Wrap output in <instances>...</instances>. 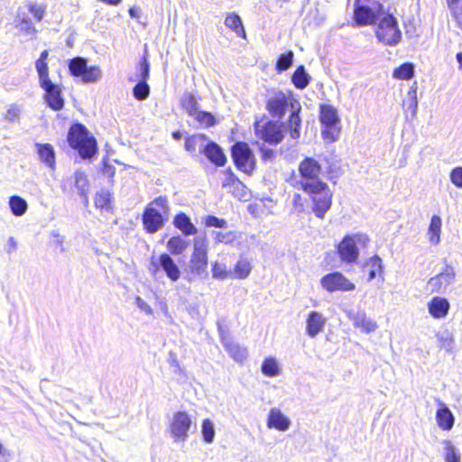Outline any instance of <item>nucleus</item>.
I'll return each instance as SVG.
<instances>
[{
    "mask_svg": "<svg viewBox=\"0 0 462 462\" xmlns=\"http://www.w3.org/2000/svg\"><path fill=\"white\" fill-rule=\"evenodd\" d=\"M18 27H19L20 31H22L27 34H33L36 32V30L33 27L31 19L27 16H23L20 20Z\"/></svg>",
    "mask_w": 462,
    "mask_h": 462,
    "instance_id": "6e6d98bb",
    "label": "nucleus"
},
{
    "mask_svg": "<svg viewBox=\"0 0 462 462\" xmlns=\"http://www.w3.org/2000/svg\"><path fill=\"white\" fill-rule=\"evenodd\" d=\"M283 125L269 120L264 123L255 122L254 128L255 135L273 145L280 143L284 135L282 131Z\"/></svg>",
    "mask_w": 462,
    "mask_h": 462,
    "instance_id": "9d476101",
    "label": "nucleus"
},
{
    "mask_svg": "<svg viewBox=\"0 0 462 462\" xmlns=\"http://www.w3.org/2000/svg\"><path fill=\"white\" fill-rule=\"evenodd\" d=\"M20 113V108L17 106L13 105L7 109L5 114V119L9 122H14L16 119H18Z\"/></svg>",
    "mask_w": 462,
    "mask_h": 462,
    "instance_id": "052dcab7",
    "label": "nucleus"
},
{
    "mask_svg": "<svg viewBox=\"0 0 462 462\" xmlns=\"http://www.w3.org/2000/svg\"><path fill=\"white\" fill-rule=\"evenodd\" d=\"M321 171L320 164L311 157H306L299 166V171L301 176V180L299 182L300 188L304 190V184L306 182L321 181L319 175Z\"/></svg>",
    "mask_w": 462,
    "mask_h": 462,
    "instance_id": "4468645a",
    "label": "nucleus"
},
{
    "mask_svg": "<svg viewBox=\"0 0 462 462\" xmlns=\"http://www.w3.org/2000/svg\"><path fill=\"white\" fill-rule=\"evenodd\" d=\"M142 221L144 230L149 234H154L163 227L166 219L154 207L147 206L143 210Z\"/></svg>",
    "mask_w": 462,
    "mask_h": 462,
    "instance_id": "2eb2a0df",
    "label": "nucleus"
},
{
    "mask_svg": "<svg viewBox=\"0 0 462 462\" xmlns=\"http://www.w3.org/2000/svg\"><path fill=\"white\" fill-rule=\"evenodd\" d=\"M320 284L328 292L337 291H351L356 289V285L339 272H333L324 275L320 279Z\"/></svg>",
    "mask_w": 462,
    "mask_h": 462,
    "instance_id": "f8f14e48",
    "label": "nucleus"
},
{
    "mask_svg": "<svg viewBox=\"0 0 462 462\" xmlns=\"http://www.w3.org/2000/svg\"><path fill=\"white\" fill-rule=\"evenodd\" d=\"M456 277L455 268L446 263L438 274L429 279L427 285L431 293L446 294L449 287L455 283Z\"/></svg>",
    "mask_w": 462,
    "mask_h": 462,
    "instance_id": "1a4fd4ad",
    "label": "nucleus"
},
{
    "mask_svg": "<svg viewBox=\"0 0 462 462\" xmlns=\"http://www.w3.org/2000/svg\"><path fill=\"white\" fill-rule=\"evenodd\" d=\"M41 88L45 91V100L48 106L59 111L64 106V100L61 97V90L58 85L54 84L51 80L40 84Z\"/></svg>",
    "mask_w": 462,
    "mask_h": 462,
    "instance_id": "f3484780",
    "label": "nucleus"
},
{
    "mask_svg": "<svg viewBox=\"0 0 462 462\" xmlns=\"http://www.w3.org/2000/svg\"><path fill=\"white\" fill-rule=\"evenodd\" d=\"M212 277L217 280H226L233 278V272L227 269L226 263L214 262L212 263Z\"/></svg>",
    "mask_w": 462,
    "mask_h": 462,
    "instance_id": "a19ab883",
    "label": "nucleus"
},
{
    "mask_svg": "<svg viewBox=\"0 0 462 462\" xmlns=\"http://www.w3.org/2000/svg\"><path fill=\"white\" fill-rule=\"evenodd\" d=\"M208 242L205 237H195L193 240V252L187 265L186 272L189 276V282L195 277L206 279L208 272Z\"/></svg>",
    "mask_w": 462,
    "mask_h": 462,
    "instance_id": "f03ea898",
    "label": "nucleus"
},
{
    "mask_svg": "<svg viewBox=\"0 0 462 462\" xmlns=\"http://www.w3.org/2000/svg\"><path fill=\"white\" fill-rule=\"evenodd\" d=\"M180 105L190 116L199 111V104L192 93L185 92L180 98Z\"/></svg>",
    "mask_w": 462,
    "mask_h": 462,
    "instance_id": "e433bc0d",
    "label": "nucleus"
},
{
    "mask_svg": "<svg viewBox=\"0 0 462 462\" xmlns=\"http://www.w3.org/2000/svg\"><path fill=\"white\" fill-rule=\"evenodd\" d=\"M189 242L178 235L171 237L167 242V249L173 255L181 254L189 246Z\"/></svg>",
    "mask_w": 462,
    "mask_h": 462,
    "instance_id": "c756f323",
    "label": "nucleus"
},
{
    "mask_svg": "<svg viewBox=\"0 0 462 462\" xmlns=\"http://www.w3.org/2000/svg\"><path fill=\"white\" fill-rule=\"evenodd\" d=\"M304 191L312 199V210L319 218H323L332 204V193L328 186L323 181L306 182Z\"/></svg>",
    "mask_w": 462,
    "mask_h": 462,
    "instance_id": "7ed1b4c3",
    "label": "nucleus"
},
{
    "mask_svg": "<svg viewBox=\"0 0 462 462\" xmlns=\"http://www.w3.org/2000/svg\"><path fill=\"white\" fill-rule=\"evenodd\" d=\"M451 17L457 26L462 30V0H446Z\"/></svg>",
    "mask_w": 462,
    "mask_h": 462,
    "instance_id": "4c0bfd02",
    "label": "nucleus"
},
{
    "mask_svg": "<svg viewBox=\"0 0 462 462\" xmlns=\"http://www.w3.org/2000/svg\"><path fill=\"white\" fill-rule=\"evenodd\" d=\"M252 266L250 262L245 258H241L235 265L233 272V278L245 279L251 273Z\"/></svg>",
    "mask_w": 462,
    "mask_h": 462,
    "instance_id": "ea45409f",
    "label": "nucleus"
},
{
    "mask_svg": "<svg viewBox=\"0 0 462 462\" xmlns=\"http://www.w3.org/2000/svg\"><path fill=\"white\" fill-rule=\"evenodd\" d=\"M201 433L206 443H212L215 439L214 423L209 419H205L201 425Z\"/></svg>",
    "mask_w": 462,
    "mask_h": 462,
    "instance_id": "09e8293b",
    "label": "nucleus"
},
{
    "mask_svg": "<svg viewBox=\"0 0 462 462\" xmlns=\"http://www.w3.org/2000/svg\"><path fill=\"white\" fill-rule=\"evenodd\" d=\"M442 221L439 216H433L429 226L430 241L433 245H438L440 241Z\"/></svg>",
    "mask_w": 462,
    "mask_h": 462,
    "instance_id": "c9c22d12",
    "label": "nucleus"
},
{
    "mask_svg": "<svg viewBox=\"0 0 462 462\" xmlns=\"http://www.w3.org/2000/svg\"><path fill=\"white\" fill-rule=\"evenodd\" d=\"M439 408L436 411L438 426L442 430H450L455 423V417L449 408L440 400H438Z\"/></svg>",
    "mask_w": 462,
    "mask_h": 462,
    "instance_id": "4be33fe9",
    "label": "nucleus"
},
{
    "mask_svg": "<svg viewBox=\"0 0 462 462\" xmlns=\"http://www.w3.org/2000/svg\"><path fill=\"white\" fill-rule=\"evenodd\" d=\"M29 11L33 15V17L38 22H40L44 16L45 8L41 5L32 4L29 5Z\"/></svg>",
    "mask_w": 462,
    "mask_h": 462,
    "instance_id": "bf43d9fd",
    "label": "nucleus"
},
{
    "mask_svg": "<svg viewBox=\"0 0 462 462\" xmlns=\"http://www.w3.org/2000/svg\"><path fill=\"white\" fill-rule=\"evenodd\" d=\"M51 236L55 238L54 244L56 246H58L60 248V251L61 253L65 252L66 249L63 245L64 241H65V236L60 235V233L58 231H52Z\"/></svg>",
    "mask_w": 462,
    "mask_h": 462,
    "instance_id": "69168bd1",
    "label": "nucleus"
},
{
    "mask_svg": "<svg viewBox=\"0 0 462 462\" xmlns=\"http://www.w3.org/2000/svg\"><path fill=\"white\" fill-rule=\"evenodd\" d=\"M161 268V255L159 256L158 259H155L154 257H152L151 259V263H150V266H149V272L150 273L156 277L157 273H159Z\"/></svg>",
    "mask_w": 462,
    "mask_h": 462,
    "instance_id": "0e129e2a",
    "label": "nucleus"
},
{
    "mask_svg": "<svg viewBox=\"0 0 462 462\" xmlns=\"http://www.w3.org/2000/svg\"><path fill=\"white\" fill-rule=\"evenodd\" d=\"M414 75V66L412 63L406 62L393 70V77L398 79L409 80Z\"/></svg>",
    "mask_w": 462,
    "mask_h": 462,
    "instance_id": "79ce46f5",
    "label": "nucleus"
},
{
    "mask_svg": "<svg viewBox=\"0 0 462 462\" xmlns=\"http://www.w3.org/2000/svg\"><path fill=\"white\" fill-rule=\"evenodd\" d=\"M223 345L228 354L236 362H243L247 357V350L233 341H226L223 337Z\"/></svg>",
    "mask_w": 462,
    "mask_h": 462,
    "instance_id": "2f4dec72",
    "label": "nucleus"
},
{
    "mask_svg": "<svg viewBox=\"0 0 462 462\" xmlns=\"http://www.w3.org/2000/svg\"><path fill=\"white\" fill-rule=\"evenodd\" d=\"M437 339L440 348L446 350L447 352L453 351L455 339L452 333H450L448 330L438 333Z\"/></svg>",
    "mask_w": 462,
    "mask_h": 462,
    "instance_id": "37998d69",
    "label": "nucleus"
},
{
    "mask_svg": "<svg viewBox=\"0 0 462 462\" xmlns=\"http://www.w3.org/2000/svg\"><path fill=\"white\" fill-rule=\"evenodd\" d=\"M192 426L191 417L186 411H177L170 422V432L175 442H185Z\"/></svg>",
    "mask_w": 462,
    "mask_h": 462,
    "instance_id": "9b49d317",
    "label": "nucleus"
},
{
    "mask_svg": "<svg viewBox=\"0 0 462 462\" xmlns=\"http://www.w3.org/2000/svg\"><path fill=\"white\" fill-rule=\"evenodd\" d=\"M225 24L233 30L238 36L245 38V32L239 15L236 14H229L226 17Z\"/></svg>",
    "mask_w": 462,
    "mask_h": 462,
    "instance_id": "58836bf2",
    "label": "nucleus"
},
{
    "mask_svg": "<svg viewBox=\"0 0 462 462\" xmlns=\"http://www.w3.org/2000/svg\"><path fill=\"white\" fill-rule=\"evenodd\" d=\"M161 268L166 276L172 282H176L180 277V270L173 258L163 253L161 254Z\"/></svg>",
    "mask_w": 462,
    "mask_h": 462,
    "instance_id": "bb28decb",
    "label": "nucleus"
},
{
    "mask_svg": "<svg viewBox=\"0 0 462 462\" xmlns=\"http://www.w3.org/2000/svg\"><path fill=\"white\" fill-rule=\"evenodd\" d=\"M327 319L326 318L318 311H310L306 319V333L307 335L314 338L320 332L323 331Z\"/></svg>",
    "mask_w": 462,
    "mask_h": 462,
    "instance_id": "aec40b11",
    "label": "nucleus"
},
{
    "mask_svg": "<svg viewBox=\"0 0 462 462\" xmlns=\"http://www.w3.org/2000/svg\"><path fill=\"white\" fill-rule=\"evenodd\" d=\"M428 311L436 319H441L448 316L450 310V303L448 299L440 296H434L427 304Z\"/></svg>",
    "mask_w": 462,
    "mask_h": 462,
    "instance_id": "6ab92c4d",
    "label": "nucleus"
},
{
    "mask_svg": "<svg viewBox=\"0 0 462 462\" xmlns=\"http://www.w3.org/2000/svg\"><path fill=\"white\" fill-rule=\"evenodd\" d=\"M225 175L226 178L222 182L223 188H238L239 186L244 187L243 183L235 175L230 168L225 171Z\"/></svg>",
    "mask_w": 462,
    "mask_h": 462,
    "instance_id": "603ef678",
    "label": "nucleus"
},
{
    "mask_svg": "<svg viewBox=\"0 0 462 462\" xmlns=\"http://www.w3.org/2000/svg\"><path fill=\"white\" fill-rule=\"evenodd\" d=\"M74 186L79 195L83 199L84 203H88V194L89 192V183L87 175L82 171H76L74 173Z\"/></svg>",
    "mask_w": 462,
    "mask_h": 462,
    "instance_id": "c85d7f7f",
    "label": "nucleus"
},
{
    "mask_svg": "<svg viewBox=\"0 0 462 462\" xmlns=\"http://www.w3.org/2000/svg\"><path fill=\"white\" fill-rule=\"evenodd\" d=\"M8 204L12 214L15 217L23 216L28 209L27 201L17 195L11 196Z\"/></svg>",
    "mask_w": 462,
    "mask_h": 462,
    "instance_id": "473e14b6",
    "label": "nucleus"
},
{
    "mask_svg": "<svg viewBox=\"0 0 462 462\" xmlns=\"http://www.w3.org/2000/svg\"><path fill=\"white\" fill-rule=\"evenodd\" d=\"M214 234H215V240L217 243L230 244L236 238L234 232H231V231L226 232V233L215 232Z\"/></svg>",
    "mask_w": 462,
    "mask_h": 462,
    "instance_id": "13d9d810",
    "label": "nucleus"
},
{
    "mask_svg": "<svg viewBox=\"0 0 462 462\" xmlns=\"http://www.w3.org/2000/svg\"><path fill=\"white\" fill-rule=\"evenodd\" d=\"M17 250V241L14 237L10 236L5 245V252L9 254L14 253Z\"/></svg>",
    "mask_w": 462,
    "mask_h": 462,
    "instance_id": "774afa93",
    "label": "nucleus"
},
{
    "mask_svg": "<svg viewBox=\"0 0 462 462\" xmlns=\"http://www.w3.org/2000/svg\"><path fill=\"white\" fill-rule=\"evenodd\" d=\"M289 105L286 94L282 91H276L268 98L266 108L273 117L282 118Z\"/></svg>",
    "mask_w": 462,
    "mask_h": 462,
    "instance_id": "dca6fc26",
    "label": "nucleus"
},
{
    "mask_svg": "<svg viewBox=\"0 0 462 462\" xmlns=\"http://www.w3.org/2000/svg\"><path fill=\"white\" fill-rule=\"evenodd\" d=\"M205 225L207 226H213L217 228H226L227 222L224 218H219L216 216H208L205 218Z\"/></svg>",
    "mask_w": 462,
    "mask_h": 462,
    "instance_id": "5fc2aeb1",
    "label": "nucleus"
},
{
    "mask_svg": "<svg viewBox=\"0 0 462 462\" xmlns=\"http://www.w3.org/2000/svg\"><path fill=\"white\" fill-rule=\"evenodd\" d=\"M294 54L291 51L282 53L276 62L275 69L278 72L287 70L293 63Z\"/></svg>",
    "mask_w": 462,
    "mask_h": 462,
    "instance_id": "49530a36",
    "label": "nucleus"
},
{
    "mask_svg": "<svg viewBox=\"0 0 462 462\" xmlns=\"http://www.w3.org/2000/svg\"><path fill=\"white\" fill-rule=\"evenodd\" d=\"M291 426V420L278 408H272L268 414L267 427L280 431H286Z\"/></svg>",
    "mask_w": 462,
    "mask_h": 462,
    "instance_id": "412c9836",
    "label": "nucleus"
},
{
    "mask_svg": "<svg viewBox=\"0 0 462 462\" xmlns=\"http://www.w3.org/2000/svg\"><path fill=\"white\" fill-rule=\"evenodd\" d=\"M291 106V115L287 123L282 124L283 126L286 125L287 129L290 132V135L292 139L296 140L300 135V126H301V118L300 116V112L301 110V106L299 101L293 99L290 102Z\"/></svg>",
    "mask_w": 462,
    "mask_h": 462,
    "instance_id": "a211bd4d",
    "label": "nucleus"
},
{
    "mask_svg": "<svg viewBox=\"0 0 462 462\" xmlns=\"http://www.w3.org/2000/svg\"><path fill=\"white\" fill-rule=\"evenodd\" d=\"M363 236H346L337 245V253L340 259L347 263L356 261L359 255L357 242H361Z\"/></svg>",
    "mask_w": 462,
    "mask_h": 462,
    "instance_id": "ddd939ff",
    "label": "nucleus"
},
{
    "mask_svg": "<svg viewBox=\"0 0 462 462\" xmlns=\"http://www.w3.org/2000/svg\"><path fill=\"white\" fill-rule=\"evenodd\" d=\"M208 141L206 134H196L186 138L184 147L193 156L196 155L197 152L202 154Z\"/></svg>",
    "mask_w": 462,
    "mask_h": 462,
    "instance_id": "393cba45",
    "label": "nucleus"
},
{
    "mask_svg": "<svg viewBox=\"0 0 462 462\" xmlns=\"http://www.w3.org/2000/svg\"><path fill=\"white\" fill-rule=\"evenodd\" d=\"M261 370L268 377L277 376L280 373L278 364L273 357H268L263 362Z\"/></svg>",
    "mask_w": 462,
    "mask_h": 462,
    "instance_id": "a18cd8bd",
    "label": "nucleus"
},
{
    "mask_svg": "<svg viewBox=\"0 0 462 462\" xmlns=\"http://www.w3.org/2000/svg\"><path fill=\"white\" fill-rule=\"evenodd\" d=\"M69 146L78 151L82 159L92 158L97 151L96 139L89 135L85 125L79 123L73 124L68 133Z\"/></svg>",
    "mask_w": 462,
    "mask_h": 462,
    "instance_id": "f257e3e1",
    "label": "nucleus"
},
{
    "mask_svg": "<svg viewBox=\"0 0 462 462\" xmlns=\"http://www.w3.org/2000/svg\"><path fill=\"white\" fill-rule=\"evenodd\" d=\"M377 40L387 46H396L402 40V32L399 29L397 19L391 14L384 12L378 21L375 28Z\"/></svg>",
    "mask_w": 462,
    "mask_h": 462,
    "instance_id": "39448f33",
    "label": "nucleus"
},
{
    "mask_svg": "<svg viewBox=\"0 0 462 462\" xmlns=\"http://www.w3.org/2000/svg\"><path fill=\"white\" fill-rule=\"evenodd\" d=\"M133 95L137 100H145L150 95V87L147 84V80H138L133 88Z\"/></svg>",
    "mask_w": 462,
    "mask_h": 462,
    "instance_id": "de8ad7c7",
    "label": "nucleus"
},
{
    "mask_svg": "<svg viewBox=\"0 0 462 462\" xmlns=\"http://www.w3.org/2000/svg\"><path fill=\"white\" fill-rule=\"evenodd\" d=\"M348 317L353 321L354 327L360 328L364 333L369 334L375 331L378 328L376 322L368 319L364 311L350 313Z\"/></svg>",
    "mask_w": 462,
    "mask_h": 462,
    "instance_id": "5701e85b",
    "label": "nucleus"
},
{
    "mask_svg": "<svg viewBox=\"0 0 462 462\" xmlns=\"http://www.w3.org/2000/svg\"><path fill=\"white\" fill-rule=\"evenodd\" d=\"M150 77V63L146 54L141 59L136 69V78L138 80H148Z\"/></svg>",
    "mask_w": 462,
    "mask_h": 462,
    "instance_id": "8fccbe9b",
    "label": "nucleus"
},
{
    "mask_svg": "<svg viewBox=\"0 0 462 462\" xmlns=\"http://www.w3.org/2000/svg\"><path fill=\"white\" fill-rule=\"evenodd\" d=\"M260 151L262 152V159L264 162H272L275 158V152L273 149L262 146Z\"/></svg>",
    "mask_w": 462,
    "mask_h": 462,
    "instance_id": "338daca9",
    "label": "nucleus"
},
{
    "mask_svg": "<svg viewBox=\"0 0 462 462\" xmlns=\"http://www.w3.org/2000/svg\"><path fill=\"white\" fill-rule=\"evenodd\" d=\"M69 73L74 77H81L84 83L97 81L101 76V69L97 66L88 67V60L83 57H75L69 60Z\"/></svg>",
    "mask_w": 462,
    "mask_h": 462,
    "instance_id": "6e6552de",
    "label": "nucleus"
},
{
    "mask_svg": "<svg viewBox=\"0 0 462 462\" xmlns=\"http://www.w3.org/2000/svg\"><path fill=\"white\" fill-rule=\"evenodd\" d=\"M319 119L322 124L321 135L324 140L333 143L338 139L340 128L337 111L332 106L321 105Z\"/></svg>",
    "mask_w": 462,
    "mask_h": 462,
    "instance_id": "423d86ee",
    "label": "nucleus"
},
{
    "mask_svg": "<svg viewBox=\"0 0 462 462\" xmlns=\"http://www.w3.org/2000/svg\"><path fill=\"white\" fill-rule=\"evenodd\" d=\"M148 206L153 207L156 206L160 208H162L164 212H167L169 210V205L168 200L166 197H158L154 199Z\"/></svg>",
    "mask_w": 462,
    "mask_h": 462,
    "instance_id": "680f3d73",
    "label": "nucleus"
},
{
    "mask_svg": "<svg viewBox=\"0 0 462 462\" xmlns=\"http://www.w3.org/2000/svg\"><path fill=\"white\" fill-rule=\"evenodd\" d=\"M101 171L102 173L110 180H112L116 174V168L108 163V160L106 158L103 160V168Z\"/></svg>",
    "mask_w": 462,
    "mask_h": 462,
    "instance_id": "e2e57ef3",
    "label": "nucleus"
},
{
    "mask_svg": "<svg viewBox=\"0 0 462 462\" xmlns=\"http://www.w3.org/2000/svg\"><path fill=\"white\" fill-rule=\"evenodd\" d=\"M40 161L51 170L55 169V151L50 143H36Z\"/></svg>",
    "mask_w": 462,
    "mask_h": 462,
    "instance_id": "cd10ccee",
    "label": "nucleus"
},
{
    "mask_svg": "<svg viewBox=\"0 0 462 462\" xmlns=\"http://www.w3.org/2000/svg\"><path fill=\"white\" fill-rule=\"evenodd\" d=\"M311 79L310 74L306 71L303 65L299 66L291 76V82L298 89H304L308 87Z\"/></svg>",
    "mask_w": 462,
    "mask_h": 462,
    "instance_id": "7c9ffc66",
    "label": "nucleus"
},
{
    "mask_svg": "<svg viewBox=\"0 0 462 462\" xmlns=\"http://www.w3.org/2000/svg\"><path fill=\"white\" fill-rule=\"evenodd\" d=\"M449 178L451 182L457 188L462 189V167L457 166L451 170Z\"/></svg>",
    "mask_w": 462,
    "mask_h": 462,
    "instance_id": "4d7b16f0",
    "label": "nucleus"
},
{
    "mask_svg": "<svg viewBox=\"0 0 462 462\" xmlns=\"http://www.w3.org/2000/svg\"><path fill=\"white\" fill-rule=\"evenodd\" d=\"M35 68L38 72L40 84L51 80L49 79V68L46 61L37 60L35 62Z\"/></svg>",
    "mask_w": 462,
    "mask_h": 462,
    "instance_id": "864d4df0",
    "label": "nucleus"
},
{
    "mask_svg": "<svg viewBox=\"0 0 462 462\" xmlns=\"http://www.w3.org/2000/svg\"><path fill=\"white\" fill-rule=\"evenodd\" d=\"M95 205L97 208L109 211L111 206V193L108 190L102 189L95 197Z\"/></svg>",
    "mask_w": 462,
    "mask_h": 462,
    "instance_id": "c03bdc74",
    "label": "nucleus"
},
{
    "mask_svg": "<svg viewBox=\"0 0 462 462\" xmlns=\"http://www.w3.org/2000/svg\"><path fill=\"white\" fill-rule=\"evenodd\" d=\"M365 268L368 270V281L374 280L378 274L383 273V261L378 255H374L367 260Z\"/></svg>",
    "mask_w": 462,
    "mask_h": 462,
    "instance_id": "72a5a7b5",
    "label": "nucleus"
},
{
    "mask_svg": "<svg viewBox=\"0 0 462 462\" xmlns=\"http://www.w3.org/2000/svg\"><path fill=\"white\" fill-rule=\"evenodd\" d=\"M172 224L185 236H193L198 233V229L191 222L190 217L184 212L178 213L174 217Z\"/></svg>",
    "mask_w": 462,
    "mask_h": 462,
    "instance_id": "a878e982",
    "label": "nucleus"
},
{
    "mask_svg": "<svg viewBox=\"0 0 462 462\" xmlns=\"http://www.w3.org/2000/svg\"><path fill=\"white\" fill-rule=\"evenodd\" d=\"M354 20L358 26L369 25L384 14L383 4L375 0H355Z\"/></svg>",
    "mask_w": 462,
    "mask_h": 462,
    "instance_id": "20e7f679",
    "label": "nucleus"
},
{
    "mask_svg": "<svg viewBox=\"0 0 462 462\" xmlns=\"http://www.w3.org/2000/svg\"><path fill=\"white\" fill-rule=\"evenodd\" d=\"M442 445L445 462H461V454L450 440H443Z\"/></svg>",
    "mask_w": 462,
    "mask_h": 462,
    "instance_id": "f704fd0d",
    "label": "nucleus"
},
{
    "mask_svg": "<svg viewBox=\"0 0 462 462\" xmlns=\"http://www.w3.org/2000/svg\"><path fill=\"white\" fill-rule=\"evenodd\" d=\"M231 156L236 167L251 175L255 168V160L253 151L246 143L237 142L231 148Z\"/></svg>",
    "mask_w": 462,
    "mask_h": 462,
    "instance_id": "0eeeda50",
    "label": "nucleus"
},
{
    "mask_svg": "<svg viewBox=\"0 0 462 462\" xmlns=\"http://www.w3.org/2000/svg\"><path fill=\"white\" fill-rule=\"evenodd\" d=\"M192 117L205 127H210L216 124L214 116L209 112L199 110Z\"/></svg>",
    "mask_w": 462,
    "mask_h": 462,
    "instance_id": "3c124183",
    "label": "nucleus"
},
{
    "mask_svg": "<svg viewBox=\"0 0 462 462\" xmlns=\"http://www.w3.org/2000/svg\"><path fill=\"white\" fill-rule=\"evenodd\" d=\"M202 154L216 166H224L226 162V157L223 149L213 141H208Z\"/></svg>",
    "mask_w": 462,
    "mask_h": 462,
    "instance_id": "b1692460",
    "label": "nucleus"
}]
</instances>
